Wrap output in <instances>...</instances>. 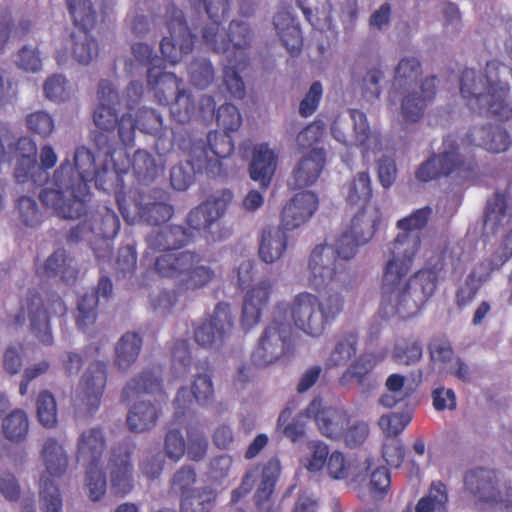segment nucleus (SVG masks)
Segmentation results:
<instances>
[{"mask_svg": "<svg viewBox=\"0 0 512 512\" xmlns=\"http://www.w3.org/2000/svg\"><path fill=\"white\" fill-rule=\"evenodd\" d=\"M95 149L94 153L85 146L77 147L74 166L65 159L53 174L54 187L42 189L39 198L59 217L79 218L86 214L91 198L88 183L94 182L98 190L115 196L122 216L129 219L123 178L130 170V154L125 148L111 147L109 153Z\"/></svg>", "mask_w": 512, "mask_h": 512, "instance_id": "f257e3e1", "label": "nucleus"}, {"mask_svg": "<svg viewBox=\"0 0 512 512\" xmlns=\"http://www.w3.org/2000/svg\"><path fill=\"white\" fill-rule=\"evenodd\" d=\"M432 212L431 207L425 206L397 222L401 232L388 246L389 259L381 280L383 317L406 320L416 316L437 288L441 270L437 265L422 268L406 280L421 245L419 232L426 227Z\"/></svg>", "mask_w": 512, "mask_h": 512, "instance_id": "f03ea898", "label": "nucleus"}, {"mask_svg": "<svg viewBox=\"0 0 512 512\" xmlns=\"http://www.w3.org/2000/svg\"><path fill=\"white\" fill-rule=\"evenodd\" d=\"M372 198L370 176L367 172L357 173L348 186L347 203L359 207L349 228L343 232L334 245L320 244L311 252L308 268V285L317 291L325 290L333 282L342 280L347 262L357 248L367 243L374 235L380 222L379 209L367 216L366 208Z\"/></svg>", "mask_w": 512, "mask_h": 512, "instance_id": "7ed1b4c3", "label": "nucleus"}, {"mask_svg": "<svg viewBox=\"0 0 512 512\" xmlns=\"http://www.w3.org/2000/svg\"><path fill=\"white\" fill-rule=\"evenodd\" d=\"M509 85L493 80L488 75L478 74L474 69H465L460 78V93L472 110L486 111L492 116L507 120L512 108L507 102Z\"/></svg>", "mask_w": 512, "mask_h": 512, "instance_id": "20e7f679", "label": "nucleus"}, {"mask_svg": "<svg viewBox=\"0 0 512 512\" xmlns=\"http://www.w3.org/2000/svg\"><path fill=\"white\" fill-rule=\"evenodd\" d=\"M273 321L265 328L251 355V364L238 369L236 382L246 384L254 377L253 368L266 367L280 358L293 353L292 326L282 321L281 307L275 309Z\"/></svg>", "mask_w": 512, "mask_h": 512, "instance_id": "39448f33", "label": "nucleus"}, {"mask_svg": "<svg viewBox=\"0 0 512 512\" xmlns=\"http://www.w3.org/2000/svg\"><path fill=\"white\" fill-rule=\"evenodd\" d=\"M344 300L338 293L328 294L319 299L308 292L298 293L292 302L290 312L295 326L307 335H322L326 326L342 312Z\"/></svg>", "mask_w": 512, "mask_h": 512, "instance_id": "423d86ee", "label": "nucleus"}, {"mask_svg": "<svg viewBox=\"0 0 512 512\" xmlns=\"http://www.w3.org/2000/svg\"><path fill=\"white\" fill-rule=\"evenodd\" d=\"M476 170L475 157L462 154L457 139L448 135L442 141L441 151L433 153L424 161L415 175L422 182H429L441 177L465 181L473 177Z\"/></svg>", "mask_w": 512, "mask_h": 512, "instance_id": "0eeeda50", "label": "nucleus"}, {"mask_svg": "<svg viewBox=\"0 0 512 512\" xmlns=\"http://www.w3.org/2000/svg\"><path fill=\"white\" fill-rule=\"evenodd\" d=\"M118 215L106 206L91 214L90 219L79 222L67 236L69 244L87 241L99 261L110 260L113 240L120 231Z\"/></svg>", "mask_w": 512, "mask_h": 512, "instance_id": "6e6552de", "label": "nucleus"}, {"mask_svg": "<svg viewBox=\"0 0 512 512\" xmlns=\"http://www.w3.org/2000/svg\"><path fill=\"white\" fill-rule=\"evenodd\" d=\"M106 450L105 434L100 427L84 430L77 441L76 458L86 467V489L90 500L99 501L106 493V476L101 459Z\"/></svg>", "mask_w": 512, "mask_h": 512, "instance_id": "1a4fd4ad", "label": "nucleus"}, {"mask_svg": "<svg viewBox=\"0 0 512 512\" xmlns=\"http://www.w3.org/2000/svg\"><path fill=\"white\" fill-rule=\"evenodd\" d=\"M306 413L314 419L321 433L331 439L343 438L348 447H356L365 442L369 435V426L358 422L348 426L346 413L331 407H324L321 398H314L306 407Z\"/></svg>", "mask_w": 512, "mask_h": 512, "instance_id": "9d476101", "label": "nucleus"}, {"mask_svg": "<svg viewBox=\"0 0 512 512\" xmlns=\"http://www.w3.org/2000/svg\"><path fill=\"white\" fill-rule=\"evenodd\" d=\"M66 312L67 307L58 294L52 293L43 300L37 291L30 290L25 301L21 303L20 312L15 316L14 325L24 324L27 313L31 332L41 343L50 345L53 342L50 318L64 316Z\"/></svg>", "mask_w": 512, "mask_h": 512, "instance_id": "9b49d317", "label": "nucleus"}, {"mask_svg": "<svg viewBox=\"0 0 512 512\" xmlns=\"http://www.w3.org/2000/svg\"><path fill=\"white\" fill-rule=\"evenodd\" d=\"M19 158L14 169V177L18 183L31 181L36 187L43 186L49 179L58 157L51 145H44L40 151V164L37 163L36 143L28 136L19 137L16 143Z\"/></svg>", "mask_w": 512, "mask_h": 512, "instance_id": "f8f14e48", "label": "nucleus"}, {"mask_svg": "<svg viewBox=\"0 0 512 512\" xmlns=\"http://www.w3.org/2000/svg\"><path fill=\"white\" fill-rule=\"evenodd\" d=\"M98 106L93 113V122L96 129L90 134L95 147L109 153L111 147L116 146L115 128L118 122L116 106L119 104V95L108 80H101L98 85Z\"/></svg>", "mask_w": 512, "mask_h": 512, "instance_id": "ddd939ff", "label": "nucleus"}, {"mask_svg": "<svg viewBox=\"0 0 512 512\" xmlns=\"http://www.w3.org/2000/svg\"><path fill=\"white\" fill-rule=\"evenodd\" d=\"M41 455L46 467V474L40 478V499L43 512H61L62 499L59 488L51 478H59L68 468V456L62 445L49 438L43 445Z\"/></svg>", "mask_w": 512, "mask_h": 512, "instance_id": "4468645a", "label": "nucleus"}, {"mask_svg": "<svg viewBox=\"0 0 512 512\" xmlns=\"http://www.w3.org/2000/svg\"><path fill=\"white\" fill-rule=\"evenodd\" d=\"M76 32L71 35L72 55L80 64H89L98 55L97 41L90 36L96 23V13L90 0H66Z\"/></svg>", "mask_w": 512, "mask_h": 512, "instance_id": "2eb2a0df", "label": "nucleus"}, {"mask_svg": "<svg viewBox=\"0 0 512 512\" xmlns=\"http://www.w3.org/2000/svg\"><path fill=\"white\" fill-rule=\"evenodd\" d=\"M350 121L337 116L331 124V133L335 140L345 146H356L363 150L365 156L369 151L381 149V137L371 131L367 117L358 109H350Z\"/></svg>", "mask_w": 512, "mask_h": 512, "instance_id": "dca6fc26", "label": "nucleus"}, {"mask_svg": "<svg viewBox=\"0 0 512 512\" xmlns=\"http://www.w3.org/2000/svg\"><path fill=\"white\" fill-rule=\"evenodd\" d=\"M165 18L169 36L161 40L160 50L163 59L175 65L192 52L196 35L188 27L182 10L174 4L167 6Z\"/></svg>", "mask_w": 512, "mask_h": 512, "instance_id": "f3484780", "label": "nucleus"}, {"mask_svg": "<svg viewBox=\"0 0 512 512\" xmlns=\"http://www.w3.org/2000/svg\"><path fill=\"white\" fill-rule=\"evenodd\" d=\"M496 471L485 468L469 470L464 476L465 489L479 502L489 505L503 504L505 508L512 506V487L504 484L499 486Z\"/></svg>", "mask_w": 512, "mask_h": 512, "instance_id": "a211bd4d", "label": "nucleus"}, {"mask_svg": "<svg viewBox=\"0 0 512 512\" xmlns=\"http://www.w3.org/2000/svg\"><path fill=\"white\" fill-rule=\"evenodd\" d=\"M127 194L125 193V207L129 212L128 223H134L136 218L140 221L157 226L169 221L174 214V207L169 203L167 192L159 189H153L148 193H141L133 200L134 211L129 209Z\"/></svg>", "mask_w": 512, "mask_h": 512, "instance_id": "6ab92c4d", "label": "nucleus"}, {"mask_svg": "<svg viewBox=\"0 0 512 512\" xmlns=\"http://www.w3.org/2000/svg\"><path fill=\"white\" fill-rule=\"evenodd\" d=\"M259 471L260 483L254 494L255 504L257 507H261L270 501L281 474V464L277 457L268 459L265 463L255 466L245 474L240 486L232 492L231 501L233 503L238 502L251 491L254 478Z\"/></svg>", "mask_w": 512, "mask_h": 512, "instance_id": "aec40b11", "label": "nucleus"}, {"mask_svg": "<svg viewBox=\"0 0 512 512\" xmlns=\"http://www.w3.org/2000/svg\"><path fill=\"white\" fill-rule=\"evenodd\" d=\"M233 328L230 305L219 302L212 314H208L194 326V340L203 348H216L223 344Z\"/></svg>", "mask_w": 512, "mask_h": 512, "instance_id": "412c9836", "label": "nucleus"}, {"mask_svg": "<svg viewBox=\"0 0 512 512\" xmlns=\"http://www.w3.org/2000/svg\"><path fill=\"white\" fill-rule=\"evenodd\" d=\"M167 106L174 121L187 124L198 117L214 115L216 102L210 95H203L197 101L189 90L183 88Z\"/></svg>", "mask_w": 512, "mask_h": 512, "instance_id": "4be33fe9", "label": "nucleus"}, {"mask_svg": "<svg viewBox=\"0 0 512 512\" xmlns=\"http://www.w3.org/2000/svg\"><path fill=\"white\" fill-rule=\"evenodd\" d=\"M107 381V367L102 361L92 362L82 376L76 392V401L88 414L98 410Z\"/></svg>", "mask_w": 512, "mask_h": 512, "instance_id": "5701e85b", "label": "nucleus"}, {"mask_svg": "<svg viewBox=\"0 0 512 512\" xmlns=\"http://www.w3.org/2000/svg\"><path fill=\"white\" fill-rule=\"evenodd\" d=\"M232 200L233 193L231 190L216 191L188 213L187 224L196 231L208 230L223 216Z\"/></svg>", "mask_w": 512, "mask_h": 512, "instance_id": "b1692460", "label": "nucleus"}, {"mask_svg": "<svg viewBox=\"0 0 512 512\" xmlns=\"http://www.w3.org/2000/svg\"><path fill=\"white\" fill-rule=\"evenodd\" d=\"M132 453L133 447L127 444L114 447L111 451L108 469L111 491L116 496L124 497L134 487Z\"/></svg>", "mask_w": 512, "mask_h": 512, "instance_id": "393cba45", "label": "nucleus"}, {"mask_svg": "<svg viewBox=\"0 0 512 512\" xmlns=\"http://www.w3.org/2000/svg\"><path fill=\"white\" fill-rule=\"evenodd\" d=\"M319 206L318 196L312 191L296 193L282 208L280 229L286 233L308 222Z\"/></svg>", "mask_w": 512, "mask_h": 512, "instance_id": "a878e982", "label": "nucleus"}, {"mask_svg": "<svg viewBox=\"0 0 512 512\" xmlns=\"http://www.w3.org/2000/svg\"><path fill=\"white\" fill-rule=\"evenodd\" d=\"M197 474L190 465H184L178 469L170 481V490L173 493L180 494L181 512H208L212 502L201 500L194 495V485Z\"/></svg>", "mask_w": 512, "mask_h": 512, "instance_id": "bb28decb", "label": "nucleus"}, {"mask_svg": "<svg viewBox=\"0 0 512 512\" xmlns=\"http://www.w3.org/2000/svg\"><path fill=\"white\" fill-rule=\"evenodd\" d=\"M436 76L426 77L419 85V91L404 90L401 100V116L405 123H416L423 116L428 104L435 98L437 85Z\"/></svg>", "mask_w": 512, "mask_h": 512, "instance_id": "cd10ccee", "label": "nucleus"}, {"mask_svg": "<svg viewBox=\"0 0 512 512\" xmlns=\"http://www.w3.org/2000/svg\"><path fill=\"white\" fill-rule=\"evenodd\" d=\"M191 393L193 398L185 387H181L178 390L174 400V423H181V419L186 415L187 410L190 409L193 399L200 405H206L212 400L214 389L211 375L199 373L192 382Z\"/></svg>", "mask_w": 512, "mask_h": 512, "instance_id": "c85d7f7f", "label": "nucleus"}, {"mask_svg": "<svg viewBox=\"0 0 512 512\" xmlns=\"http://www.w3.org/2000/svg\"><path fill=\"white\" fill-rule=\"evenodd\" d=\"M137 129L155 138V149L159 154H165L173 149V131L163 125V118L155 109L142 108L136 115Z\"/></svg>", "mask_w": 512, "mask_h": 512, "instance_id": "c756f323", "label": "nucleus"}, {"mask_svg": "<svg viewBox=\"0 0 512 512\" xmlns=\"http://www.w3.org/2000/svg\"><path fill=\"white\" fill-rule=\"evenodd\" d=\"M183 80L174 73L165 71L161 65L147 69V88L158 104L167 106L182 90Z\"/></svg>", "mask_w": 512, "mask_h": 512, "instance_id": "7c9ffc66", "label": "nucleus"}, {"mask_svg": "<svg viewBox=\"0 0 512 512\" xmlns=\"http://www.w3.org/2000/svg\"><path fill=\"white\" fill-rule=\"evenodd\" d=\"M198 260L199 254L189 250L166 251L155 258L154 270L161 277L181 282L187 270Z\"/></svg>", "mask_w": 512, "mask_h": 512, "instance_id": "2f4dec72", "label": "nucleus"}, {"mask_svg": "<svg viewBox=\"0 0 512 512\" xmlns=\"http://www.w3.org/2000/svg\"><path fill=\"white\" fill-rule=\"evenodd\" d=\"M277 162L278 156L268 144L261 143L255 146L248 170L250 178L259 184L261 190L266 191L270 186Z\"/></svg>", "mask_w": 512, "mask_h": 512, "instance_id": "473e14b6", "label": "nucleus"}, {"mask_svg": "<svg viewBox=\"0 0 512 512\" xmlns=\"http://www.w3.org/2000/svg\"><path fill=\"white\" fill-rule=\"evenodd\" d=\"M230 131H211L207 135V144L202 141L190 142L192 153L198 154L203 160V163L209 169L212 158L211 155L216 157V162L219 159L229 157L234 151V142L229 134Z\"/></svg>", "mask_w": 512, "mask_h": 512, "instance_id": "72a5a7b5", "label": "nucleus"}, {"mask_svg": "<svg viewBox=\"0 0 512 512\" xmlns=\"http://www.w3.org/2000/svg\"><path fill=\"white\" fill-rule=\"evenodd\" d=\"M192 238L189 229L181 225H169L150 233L146 241L151 250L165 253L182 249Z\"/></svg>", "mask_w": 512, "mask_h": 512, "instance_id": "f704fd0d", "label": "nucleus"}, {"mask_svg": "<svg viewBox=\"0 0 512 512\" xmlns=\"http://www.w3.org/2000/svg\"><path fill=\"white\" fill-rule=\"evenodd\" d=\"M113 284L109 277L102 276L99 279L95 291L85 293L78 301L77 310L78 315L76 318L77 327L86 331V329L93 325L96 321V309L98 306L99 296L108 298L112 294Z\"/></svg>", "mask_w": 512, "mask_h": 512, "instance_id": "c9c22d12", "label": "nucleus"}, {"mask_svg": "<svg viewBox=\"0 0 512 512\" xmlns=\"http://www.w3.org/2000/svg\"><path fill=\"white\" fill-rule=\"evenodd\" d=\"M269 280H262L247 291L242 307V324L251 328L259 323L262 310L267 306L272 292Z\"/></svg>", "mask_w": 512, "mask_h": 512, "instance_id": "e433bc0d", "label": "nucleus"}, {"mask_svg": "<svg viewBox=\"0 0 512 512\" xmlns=\"http://www.w3.org/2000/svg\"><path fill=\"white\" fill-rule=\"evenodd\" d=\"M326 164L324 148H313L304 155L293 171L294 184L298 188L313 185L320 177Z\"/></svg>", "mask_w": 512, "mask_h": 512, "instance_id": "4c0bfd02", "label": "nucleus"}, {"mask_svg": "<svg viewBox=\"0 0 512 512\" xmlns=\"http://www.w3.org/2000/svg\"><path fill=\"white\" fill-rule=\"evenodd\" d=\"M273 24L288 53L291 56H298L302 51L303 37L300 26L292 14L284 9L278 11L273 18Z\"/></svg>", "mask_w": 512, "mask_h": 512, "instance_id": "58836bf2", "label": "nucleus"}, {"mask_svg": "<svg viewBox=\"0 0 512 512\" xmlns=\"http://www.w3.org/2000/svg\"><path fill=\"white\" fill-rule=\"evenodd\" d=\"M180 148L187 150L188 159L184 162H179L171 168L170 183L175 190L184 191L194 183L197 172L207 171L208 168L198 154L192 153L190 145L189 147L180 145Z\"/></svg>", "mask_w": 512, "mask_h": 512, "instance_id": "ea45409f", "label": "nucleus"}, {"mask_svg": "<svg viewBox=\"0 0 512 512\" xmlns=\"http://www.w3.org/2000/svg\"><path fill=\"white\" fill-rule=\"evenodd\" d=\"M40 277H57L65 283L74 282L78 275V270L74 260L66 255L64 249H57L45 261V263L36 269Z\"/></svg>", "mask_w": 512, "mask_h": 512, "instance_id": "a19ab883", "label": "nucleus"}, {"mask_svg": "<svg viewBox=\"0 0 512 512\" xmlns=\"http://www.w3.org/2000/svg\"><path fill=\"white\" fill-rule=\"evenodd\" d=\"M288 235L279 227H269L262 232L259 257L265 263H274L287 249Z\"/></svg>", "mask_w": 512, "mask_h": 512, "instance_id": "79ce46f5", "label": "nucleus"}, {"mask_svg": "<svg viewBox=\"0 0 512 512\" xmlns=\"http://www.w3.org/2000/svg\"><path fill=\"white\" fill-rule=\"evenodd\" d=\"M494 269L495 267L492 261H483L479 264L477 269L469 273L464 285L461 286L456 293V303L459 307L466 306L475 298L480 284L490 277Z\"/></svg>", "mask_w": 512, "mask_h": 512, "instance_id": "37998d69", "label": "nucleus"}, {"mask_svg": "<svg viewBox=\"0 0 512 512\" xmlns=\"http://www.w3.org/2000/svg\"><path fill=\"white\" fill-rule=\"evenodd\" d=\"M386 357V352L381 351L377 354L363 353L355 359L346 371L339 378V383L342 386L347 385L352 379H356L358 384L363 386L366 376L373 370L377 363L383 361Z\"/></svg>", "mask_w": 512, "mask_h": 512, "instance_id": "c03bdc74", "label": "nucleus"}, {"mask_svg": "<svg viewBox=\"0 0 512 512\" xmlns=\"http://www.w3.org/2000/svg\"><path fill=\"white\" fill-rule=\"evenodd\" d=\"M161 390L160 378L150 370H145L133 377L122 390V400L130 402L144 394H152Z\"/></svg>", "mask_w": 512, "mask_h": 512, "instance_id": "a18cd8bd", "label": "nucleus"}, {"mask_svg": "<svg viewBox=\"0 0 512 512\" xmlns=\"http://www.w3.org/2000/svg\"><path fill=\"white\" fill-rule=\"evenodd\" d=\"M422 74L420 61L415 57L401 59L395 68L392 86L395 91L410 90L418 87V79Z\"/></svg>", "mask_w": 512, "mask_h": 512, "instance_id": "49530a36", "label": "nucleus"}, {"mask_svg": "<svg viewBox=\"0 0 512 512\" xmlns=\"http://www.w3.org/2000/svg\"><path fill=\"white\" fill-rule=\"evenodd\" d=\"M158 417L159 410L153 404L138 402L128 412L127 426L132 432H144L155 426Z\"/></svg>", "mask_w": 512, "mask_h": 512, "instance_id": "de8ad7c7", "label": "nucleus"}, {"mask_svg": "<svg viewBox=\"0 0 512 512\" xmlns=\"http://www.w3.org/2000/svg\"><path fill=\"white\" fill-rule=\"evenodd\" d=\"M142 346V339L137 333H126L118 341L115 348V364L126 370L136 361Z\"/></svg>", "mask_w": 512, "mask_h": 512, "instance_id": "09e8293b", "label": "nucleus"}, {"mask_svg": "<svg viewBox=\"0 0 512 512\" xmlns=\"http://www.w3.org/2000/svg\"><path fill=\"white\" fill-rule=\"evenodd\" d=\"M447 502L446 485L441 481H433L428 494L418 500L415 512H446Z\"/></svg>", "mask_w": 512, "mask_h": 512, "instance_id": "8fccbe9b", "label": "nucleus"}, {"mask_svg": "<svg viewBox=\"0 0 512 512\" xmlns=\"http://www.w3.org/2000/svg\"><path fill=\"white\" fill-rule=\"evenodd\" d=\"M130 168H132L137 180L143 184H149L155 180L159 173V167L154 157L145 150H137L130 159Z\"/></svg>", "mask_w": 512, "mask_h": 512, "instance_id": "3c124183", "label": "nucleus"}, {"mask_svg": "<svg viewBox=\"0 0 512 512\" xmlns=\"http://www.w3.org/2000/svg\"><path fill=\"white\" fill-rule=\"evenodd\" d=\"M31 21L22 19L17 24L13 22L10 11H5L0 15V53L4 51L9 39H20L24 37L31 29Z\"/></svg>", "mask_w": 512, "mask_h": 512, "instance_id": "603ef678", "label": "nucleus"}, {"mask_svg": "<svg viewBox=\"0 0 512 512\" xmlns=\"http://www.w3.org/2000/svg\"><path fill=\"white\" fill-rule=\"evenodd\" d=\"M358 334L355 331L345 334L335 345L328 360V367L344 366L356 354Z\"/></svg>", "mask_w": 512, "mask_h": 512, "instance_id": "864d4df0", "label": "nucleus"}, {"mask_svg": "<svg viewBox=\"0 0 512 512\" xmlns=\"http://www.w3.org/2000/svg\"><path fill=\"white\" fill-rule=\"evenodd\" d=\"M422 352V344L417 338H401L394 345L392 357L398 364L411 365L421 359Z\"/></svg>", "mask_w": 512, "mask_h": 512, "instance_id": "5fc2aeb1", "label": "nucleus"}, {"mask_svg": "<svg viewBox=\"0 0 512 512\" xmlns=\"http://www.w3.org/2000/svg\"><path fill=\"white\" fill-rule=\"evenodd\" d=\"M200 262L201 257L199 256V260L187 270L182 278L180 282L181 287L186 290H198L207 286L215 279V271L209 266L200 264Z\"/></svg>", "mask_w": 512, "mask_h": 512, "instance_id": "6e6d98bb", "label": "nucleus"}, {"mask_svg": "<svg viewBox=\"0 0 512 512\" xmlns=\"http://www.w3.org/2000/svg\"><path fill=\"white\" fill-rule=\"evenodd\" d=\"M292 410L290 408H285L278 417L277 428L281 431V433L291 440L292 442H297L305 435L306 425L302 420L303 416L310 418L306 411L304 414H301L291 421Z\"/></svg>", "mask_w": 512, "mask_h": 512, "instance_id": "4d7b16f0", "label": "nucleus"}, {"mask_svg": "<svg viewBox=\"0 0 512 512\" xmlns=\"http://www.w3.org/2000/svg\"><path fill=\"white\" fill-rule=\"evenodd\" d=\"M507 197L500 192L494 193L493 197L486 203L484 211V225L495 231L506 217Z\"/></svg>", "mask_w": 512, "mask_h": 512, "instance_id": "13d9d810", "label": "nucleus"}, {"mask_svg": "<svg viewBox=\"0 0 512 512\" xmlns=\"http://www.w3.org/2000/svg\"><path fill=\"white\" fill-rule=\"evenodd\" d=\"M483 137L481 145L492 153H501L508 150L511 139L508 132L500 126H483L479 129Z\"/></svg>", "mask_w": 512, "mask_h": 512, "instance_id": "bf43d9fd", "label": "nucleus"}, {"mask_svg": "<svg viewBox=\"0 0 512 512\" xmlns=\"http://www.w3.org/2000/svg\"><path fill=\"white\" fill-rule=\"evenodd\" d=\"M3 432L11 441L23 440L29 429V422L24 411L16 409L3 420Z\"/></svg>", "mask_w": 512, "mask_h": 512, "instance_id": "052dcab7", "label": "nucleus"}, {"mask_svg": "<svg viewBox=\"0 0 512 512\" xmlns=\"http://www.w3.org/2000/svg\"><path fill=\"white\" fill-rule=\"evenodd\" d=\"M189 80L197 88L205 89L214 81L215 72L209 60L195 58L188 68Z\"/></svg>", "mask_w": 512, "mask_h": 512, "instance_id": "680f3d73", "label": "nucleus"}, {"mask_svg": "<svg viewBox=\"0 0 512 512\" xmlns=\"http://www.w3.org/2000/svg\"><path fill=\"white\" fill-rule=\"evenodd\" d=\"M37 417L39 422L47 428H52L57 422V405L52 393L43 391L37 401Z\"/></svg>", "mask_w": 512, "mask_h": 512, "instance_id": "e2e57ef3", "label": "nucleus"}, {"mask_svg": "<svg viewBox=\"0 0 512 512\" xmlns=\"http://www.w3.org/2000/svg\"><path fill=\"white\" fill-rule=\"evenodd\" d=\"M325 136V124L318 120L307 125L297 135L296 141L301 151L309 150L313 148H319L318 144L323 141Z\"/></svg>", "mask_w": 512, "mask_h": 512, "instance_id": "0e129e2a", "label": "nucleus"}, {"mask_svg": "<svg viewBox=\"0 0 512 512\" xmlns=\"http://www.w3.org/2000/svg\"><path fill=\"white\" fill-rule=\"evenodd\" d=\"M16 136L7 124H0V166L10 164L13 158L16 161L19 158V152L16 150Z\"/></svg>", "mask_w": 512, "mask_h": 512, "instance_id": "69168bd1", "label": "nucleus"}, {"mask_svg": "<svg viewBox=\"0 0 512 512\" xmlns=\"http://www.w3.org/2000/svg\"><path fill=\"white\" fill-rule=\"evenodd\" d=\"M17 209L20 219L25 226L34 228L41 224L42 213L33 198L21 196L17 202Z\"/></svg>", "mask_w": 512, "mask_h": 512, "instance_id": "338daca9", "label": "nucleus"}, {"mask_svg": "<svg viewBox=\"0 0 512 512\" xmlns=\"http://www.w3.org/2000/svg\"><path fill=\"white\" fill-rule=\"evenodd\" d=\"M216 121L223 130L234 132L241 126L242 117L235 105L225 103L217 109Z\"/></svg>", "mask_w": 512, "mask_h": 512, "instance_id": "774afa93", "label": "nucleus"}]
</instances>
